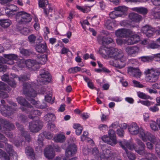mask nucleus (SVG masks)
<instances>
[{
  "mask_svg": "<svg viewBox=\"0 0 160 160\" xmlns=\"http://www.w3.org/2000/svg\"><path fill=\"white\" fill-rule=\"evenodd\" d=\"M136 141L138 145L140 146L138 149L136 148V145L127 140H124L122 141L119 142V145L125 150L127 157L130 160H134L135 156L134 154L130 152H129L127 149V148L131 150L134 149L136 152L140 155H143L145 154V144L139 139H137Z\"/></svg>",
  "mask_w": 160,
  "mask_h": 160,
  "instance_id": "1",
  "label": "nucleus"
},
{
  "mask_svg": "<svg viewBox=\"0 0 160 160\" xmlns=\"http://www.w3.org/2000/svg\"><path fill=\"white\" fill-rule=\"evenodd\" d=\"M108 56L122 63L125 62L127 59L122 51L112 48H109Z\"/></svg>",
  "mask_w": 160,
  "mask_h": 160,
  "instance_id": "2",
  "label": "nucleus"
},
{
  "mask_svg": "<svg viewBox=\"0 0 160 160\" xmlns=\"http://www.w3.org/2000/svg\"><path fill=\"white\" fill-rule=\"evenodd\" d=\"M15 18L19 24H26L30 22L32 18L30 14L24 11L19 12L16 14Z\"/></svg>",
  "mask_w": 160,
  "mask_h": 160,
  "instance_id": "3",
  "label": "nucleus"
},
{
  "mask_svg": "<svg viewBox=\"0 0 160 160\" xmlns=\"http://www.w3.org/2000/svg\"><path fill=\"white\" fill-rule=\"evenodd\" d=\"M144 73L147 76L146 77V80L152 82H155L158 79L160 74V71L153 68H151L146 70Z\"/></svg>",
  "mask_w": 160,
  "mask_h": 160,
  "instance_id": "4",
  "label": "nucleus"
},
{
  "mask_svg": "<svg viewBox=\"0 0 160 160\" xmlns=\"http://www.w3.org/2000/svg\"><path fill=\"white\" fill-rule=\"evenodd\" d=\"M6 152L0 149V158L3 160H10L12 156L16 153L12 149V146L8 144H7L6 146Z\"/></svg>",
  "mask_w": 160,
  "mask_h": 160,
  "instance_id": "5",
  "label": "nucleus"
},
{
  "mask_svg": "<svg viewBox=\"0 0 160 160\" xmlns=\"http://www.w3.org/2000/svg\"><path fill=\"white\" fill-rule=\"evenodd\" d=\"M138 136L144 142L148 140L154 143L157 140V138L149 132L146 131L142 128H140Z\"/></svg>",
  "mask_w": 160,
  "mask_h": 160,
  "instance_id": "6",
  "label": "nucleus"
},
{
  "mask_svg": "<svg viewBox=\"0 0 160 160\" xmlns=\"http://www.w3.org/2000/svg\"><path fill=\"white\" fill-rule=\"evenodd\" d=\"M108 137L104 136L101 138L105 142L112 146H114L117 142L115 131L110 129L108 132Z\"/></svg>",
  "mask_w": 160,
  "mask_h": 160,
  "instance_id": "7",
  "label": "nucleus"
},
{
  "mask_svg": "<svg viewBox=\"0 0 160 160\" xmlns=\"http://www.w3.org/2000/svg\"><path fill=\"white\" fill-rule=\"evenodd\" d=\"M52 80V77L47 71L41 70V85H47Z\"/></svg>",
  "mask_w": 160,
  "mask_h": 160,
  "instance_id": "8",
  "label": "nucleus"
},
{
  "mask_svg": "<svg viewBox=\"0 0 160 160\" xmlns=\"http://www.w3.org/2000/svg\"><path fill=\"white\" fill-rule=\"evenodd\" d=\"M133 34V31L125 28L118 29L115 32L116 35L119 37L126 38Z\"/></svg>",
  "mask_w": 160,
  "mask_h": 160,
  "instance_id": "9",
  "label": "nucleus"
},
{
  "mask_svg": "<svg viewBox=\"0 0 160 160\" xmlns=\"http://www.w3.org/2000/svg\"><path fill=\"white\" fill-rule=\"evenodd\" d=\"M77 151V147L74 143L69 144L66 150V156L70 157L76 153Z\"/></svg>",
  "mask_w": 160,
  "mask_h": 160,
  "instance_id": "10",
  "label": "nucleus"
},
{
  "mask_svg": "<svg viewBox=\"0 0 160 160\" xmlns=\"http://www.w3.org/2000/svg\"><path fill=\"white\" fill-rule=\"evenodd\" d=\"M125 51L128 55L134 57L139 52V48L136 46H128L126 48Z\"/></svg>",
  "mask_w": 160,
  "mask_h": 160,
  "instance_id": "11",
  "label": "nucleus"
},
{
  "mask_svg": "<svg viewBox=\"0 0 160 160\" xmlns=\"http://www.w3.org/2000/svg\"><path fill=\"white\" fill-rule=\"evenodd\" d=\"M128 71L131 76L137 78H140L142 74L141 72L138 68L129 67L128 68Z\"/></svg>",
  "mask_w": 160,
  "mask_h": 160,
  "instance_id": "12",
  "label": "nucleus"
},
{
  "mask_svg": "<svg viewBox=\"0 0 160 160\" xmlns=\"http://www.w3.org/2000/svg\"><path fill=\"white\" fill-rule=\"evenodd\" d=\"M140 128L137 124L135 122H132L128 126V128L129 132L133 135H135L138 134L139 132Z\"/></svg>",
  "mask_w": 160,
  "mask_h": 160,
  "instance_id": "13",
  "label": "nucleus"
},
{
  "mask_svg": "<svg viewBox=\"0 0 160 160\" xmlns=\"http://www.w3.org/2000/svg\"><path fill=\"white\" fill-rule=\"evenodd\" d=\"M155 29L151 27L150 26L146 25L142 27V31L146 36L150 37L152 36L153 33L155 32Z\"/></svg>",
  "mask_w": 160,
  "mask_h": 160,
  "instance_id": "14",
  "label": "nucleus"
},
{
  "mask_svg": "<svg viewBox=\"0 0 160 160\" xmlns=\"http://www.w3.org/2000/svg\"><path fill=\"white\" fill-rule=\"evenodd\" d=\"M133 33L131 35V36L127 40L126 42L128 45L134 44L137 43L140 40V36L136 34H133Z\"/></svg>",
  "mask_w": 160,
  "mask_h": 160,
  "instance_id": "15",
  "label": "nucleus"
},
{
  "mask_svg": "<svg viewBox=\"0 0 160 160\" xmlns=\"http://www.w3.org/2000/svg\"><path fill=\"white\" fill-rule=\"evenodd\" d=\"M36 62V61L34 60L30 59L27 60L26 61L22 60L21 61L20 63L18 65V66L19 67L22 68L24 67L25 65L27 67L30 68L34 65Z\"/></svg>",
  "mask_w": 160,
  "mask_h": 160,
  "instance_id": "16",
  "label": "nucleus"
},
{
  "mask_svg": "<svg viewBox=\"0 0 160 160\" xmlns=\"http://www.w3.org/2000/svg\"><path fill=\"white\" fill-rule=\"evenodd\" d=\"M7 90V85L4 83L0 82V97L3 98H6L8 97L7 92L4 91Z\"/></svg>",
  "mask_w": 160,
  "mask_h": 160,
  "instance_id": "17",
  "label": "nucleus"
},
{
  "mask_svg": "<svg viewBox=\"0 0 160 160\" xmlns=\"http://www.w3.org/2000/svg\"><path fill=\"white\" fill-rule=\"evenodd\" d=\"M44 154L45 157L49 159H52L55 156L54 151L51 146L46 148Z\"/></svg>",
  "mask_w": 160,
  "mask_h": 160,
  "instance_id": "18",
  "label": "nucleus"
},
{
  "mask_svg": "<svg viewBox=\"0 0 160 160\" xmlns=\"http://www.w3.org/2000/svg\"><path fill=\"white\" fill-rule=\"evenodd\" d=\"M111 156L112 154L110 150L106 148L102 150V152L100 155L101 160H107Z\"/></svg>",
  "mask_w": 160,
  "mask_h": 160,
  "instance_id": "19",
  "label": "nucleus"
},
{
  "mask_svg": "<svg viewBox=\"0 0 160 160\" xmlns=\"http://www.w3.org/2000/svg\"><path fill=\"white\" fill-rule=\"evenodd\" d=\"M43 14L45 17L49 18L53 16L52 13L53 10L50 6H48V8H47V7L43 8Z\"/></svg>",
  "mask_w": 160,
  "mask_h": 160,
  "instance_id": "20",
  "label": "nucleus"
},
{
  "mask_svg": "<svg viewBox=\"0 0 160 160\" xmlns=\"http://www.w3.org/2000/svg\"><path fill=\"white\" fill-rule=\"evenodd\" d=\"M129 18L132 21L138 22L141 20L142 17L137 13L132 12L129 14Z\"/></svg>",
  "mask_w": 160,
  "mask_h": 160,
  "instance_id": "21",
  "label": "nucleus"
},
{
  "mask_svg": "<svg viewBox=\"0 0 160 160\" xmlns=\"http://www.w3.org/2000/svg\"><path fill=\"white\" fill-rule=\"evenodd\" d=\"M114 9L116 10L119 13L121 17H122L126 14L127 8L125 6H119L114 8Z\"/></svg>",
  "mask_w": 160,
  "mask_h": 160,
  "instance_id": "22",
  "label": "nucleus"
},
{
  "mask_svg": "<svg viewBox=\"0 0 160 160\" xmlns=\"http://www.w3.org/2000/svg\"><path fill=\"white\" fill-rule=\"evenodd\" d=\"M44 119L48 123L53 122L56 119L55 115L52 113H48L44 116Z\"/></svg>",
  "mask_w": 160,
  "mask_h": 160,
  "instance_id": "23",
  "label": "nucleus"
},
{
  "mask_svg": "<svg viewBox=\"0 0 160 160\" xmlns=\"http://www.w3.org/2000/svg\"><path fill=\"white\" fill-rule=\"evenodd\" d=\"M38 122L36 121L30 123L29 128L31 131L32 132H37L39 130Z\"/></svg>",
  "mask_w": 160,
  "mask_h": 160,
  "instance_id": "24",
  "label": "nucleus"
},
{
  "mask_svg": "<svg viewBox=\"0 0 160 160\" xmlns=\"http://www.w3.org/2000/svg\"><path fill=\"white\" fill-rule=\"evenodd\" d=\"M12 24V22L9 19H1L0 20V25L3 28H7Z\"/></svg>",
  "mask_w": 160,
  "mask_h": 160,
  "instance_id": "25",
  "label": "nucleus"
},
{
  "mask_svg": "<svg viewBox=\"0 0 160 160\" xmlns=\"http://www.w3.org/2000/svg\"><path fill=\"white\" fill-rule=\"evenodd\" d=\"M25 153L30 159L34 160L35 158L33 150L32 148L29 147L25 149Z\"/></svg>",
  "mask_w": 160,
  "mask_h": 160,
  "instance_id": "26",
  "label": "nucleus"
},
{
  "mask_svg": "<svg viewBox=\"0 0 160 160\" xmlns=\"http://www.w3.org/2000/svg\"><path fill=\"white\" fill-rule=\"evenodd\" d=\"M132 10L133 11L139 13L145 14L147 13V9L144 7H138L132 8Z\"/></svg>",
  "mask_w": 160,
  "mask_h": 160,
  "instance_id": "27",
  "label": "nucleus"
},
{
  "mask_svg": "<svg viewBox=\"0 0 160 160\" xmlns=\"http://www.w3.org/2000/svg\"><path fill=\"white\" fill-rule=\"evenodd\" d=\"M109 50V48L102 47L99 49V52L103 57L105 58L107 55H108V52Z\"/></svg>",
  "mask_w": 160,
  "mask_h": 160,
  "instance_id": "28",
  "label": "nucleus"
},
{
  "mask_svg": "<svg viewBox=\"0 0 160 160\" xmlns=\"http://www.w3.org/2000/svg\"><path fill=\"white\" fill-rule=\"evenodd\" d=\"M10 108V107L6 109L3 105H2L0 107V111L1 112L2 115L4 116H6L9 115Z\"/></svg>",
  "mask_w": 160,
  "mask_h": 160,
  "instance_id": "29",
  "label": "nucleus"
},
{
  "mask_svg": "<svg viewBox=\"0 0 160 160\" xmlns=\"http://www.w3.org/2000/svg\"><path fill=\"white\" fill-rule=\"evenodd\" d=\"M53 140L55 142H62L65 141V136L62 134H58L54 137Z\"/></svg>",
  "mask_w": 160,
  "mask_h": 160,
  "instance_id": "30",
  "label": "nucleus"
},
{
  "mask_svg": "<svg viewBox=\"0 0 160 160\" xmlns=\"http://www.w3.org/2000/svg\"><path fill=\"white\" fill-rule=\"evenodd\" d=\"M116 61L113 60H111L109 61V64L110 65L112 66L117 68L121 69L124 67L125 66L124 62L122 63V64H120L119 63H117L116 62Z\"/></svg>",
  "mask_w": 160,
  "mask_h": 160,
  "instance_id": "31",
  "label": "nucleus"
},
{
  "mask_svg": "<svg viewBox=\"0 0 160 160\" xmlns=\"http://www.w3.org/2000/svg\"><path fill=\"white\" fill-rule=\"evenodd\" d=\"M46 95H45V100L49 102L52 103L54 101L52 99V94L50 91H45Z\"/></svg>",
  "mask_w": 160,
  "mask_h": 160,
  "instance_id": "32",
  "label": "nucleus"
},
{
  "mask_svg": "<svg viewBox=\"0 0 160 160\" xmlns=\"http://www.w3.org/2000/svg\"><path fill=\"white\" fill-rule=\"evenodd\" d=\"M73 128L76 129V134L78 135H80L81 133L82 128L81 127L79 124H74L73 126Z\"/></svg>",
  "mask_w": 160,
  "mask_h": 160,
  "instance_id": "33",
  "label": "nucleus"
},
{
  "mask_svg": "<svg viewBox=\"0 0 160 160\" xmlns=\"http://www.w3.org/2000/svg\"><path fill=\"white\" fill-rule=\"evenodd\" d=\"M142 155H144L147 159L148 160H156L157 159L155 155L151 153H146Z\"/></svg>",
  "mask_w": 160,
  "mask_h": 160,
  "instance_id": "34",
  "label": "nucleus"
},
{
  "mask_svg": "<svg viewBox=\"0 0 160 160\" xmlns=\"http://www.w3.org/2000/svg\"><path fill=\"white\" fill-rule=\"evenodd\" d=\"M138 96L140 98L143 99H150L152 98L149 96L146 95V94L140 92H137Z\"/></svg>",
  "mask_w": 160,
  "mask_h": 160,
  "instance_id": "35",
  "label": "nucleus"
},
{
  "mask_svg": "<svg viewBox=\"0 0 160 160\" xmlns=\"http://www.w3.org/2000/svg\"><path fill=\"white\" fill-rule=\"evenodd\" d=\"M157 142L156 145V152L159 158H160V140L157 138V140L154 143Z\"/></svg>",
  "mask_w": 160,
  "mask_h": 160,
  "instance_id": "36",
  "label": "nucleus"
},
{
  "mask_svg": "<svg viewBox=\"0 0 160 160\" xmlns=\"http://www.w3.org/2000/svg\"><path fill=\"white\" fill-rule=\"evenodd\" d=\"M47 53H41V64H45L47 61Z\"/></svg>",
  "mask_w": 160,
  "mask_h": 160,
  "instance_id": "37",
  "label": "nucleus"
},
{
  "mask_svg": "<svg viewBox=\"0 0 160 160\" xmlns=\"http://www.w3.org/2000/svg\"><path fill=\"white\" fill-rule=\"evenodd\" d=\"M151 14L155 19H160V12L157 11L155 8H153L151 12Z\"/></svg>",
  "mask_w": 160,
  "mask_h": 160,
  "instance_id": "38",
  "label": "nucleus"
},
{
  "mask_svg": "<svg viewBox=\"0 0 160 160\" xmlns=\"http://www.w3.org/2000/svg\"><path fill=\"white\" fill-rule=\"evenodd\" d=\"M102 43L104 44H109L113 42V39L110 38L103 37L102 38Z\"/></svg>",
  "mask_w": 160,
  "mask_h": 160,
  "instance_id": "39",
  "label": "nucleus"
},
{
  "mask_svg": "<svg viewBox=\"0 0 160 160\" xmlns=\"http://www.w3.org/2000/svg\"><path fill=\"white\" fill-rule=\"evenodd\" d=\"M120 15L116 10L111 12L109 14L110 18L113 19L118 17H121Z\"/></svg>",
  "mask_w": 160,
  "mask_h": 160,
  "instance_id": "40",
  "label": "nucleus"
},
{
  "mask_svg": "<svg viewBox=\"0 0 160 160\" xmlns=\"http://www.w3.org/2000/svg\"><path fill=\"white\" fill-rule=\"evenodd\" d=\"M3 56L6 58L11 60H16L18 58L17 56L13 54H4Z\"/></svg>",
  "mask_w": 160,
  "mask_h": 160,
  "instance_id": "41",
  "label": "nucleus"
},
{
  "mask_svg": "<svg viewBox=\"0 0 160 160\" xmlns=\"http://www.w3.org/2000/svg\"><path fill=\"white\" fill-rule=\"evenodd\" d=\"M48 51L46 43L44 42L43 43L41 44V52H43L47 53L48 52Z\"/></svg>",
  "mask_w": 160,
  "mask_h": 160,
  "instance_id": "42",
  "label": "nucleus"
},
{
  "mask_svg": "<svg viewBox=\"0 0 160 160\" xmlns=\"http://www.w3.org/2000/svg\"><path fill=\"white\" fill-rule=\"evenodd\" d=\"M81 68L78 67H75L70 68L68 70L69 73H75L81 70Z\"/></svg>",
  "mask_w": 160,
  "mask_h": 160,
  "instance_id": "43",
  "label": "nucleus"
},
{
  "mask_svg": "<svg viewBox=\"0 0 160 160\" xmlns=\"http://www.w3.org/2000/svg\"><path fill=\"white\" fill-rule=\"evenodd\" d=\"M88 133L87 132H84L83 134L81 136V140L82 141H90L91 140L92 141V140L90 138H88Z\"/></svg>",
  "mask_w": 160,
  "mask_h": 160,
  "instance_id": "44",
  "label": "nucleus"
},
{
  "mask_svg": "<svg viewBox=\"0 0 160 160\" xmlns=\"http://www.w3.org/2000/svg\"><path fill=\"white\" fill-rule=\"evenodd\" d=\"M17 100L18 102L20 104L23 106H27V107H29V106L27 105V102L23 98L21 97H19L17 98Z\"/></svg>",
  "mask_w": 160,
  "mask_h": 160,
  "instance_id": "45",
  "label": "nucleus"
},
{
  "mask_svg": "<svg viewBox=\"0 0 160 160\" xmlns=\"http://www.w3.org/2000/svg\"><path fill=\"white\" fill-rule=\"evenodd\" d=\"M147 47L148 48H160V45H159L155 42H152L149 44L148 46Z\"/></svg>",
  "mask_w": 160,
  "mask_h": 160,
  "instance_id": "46",
  "label": "nucleus"
},
{
  "mask_svg": "<svg viewBox=\"0 0 160 160\" xmlns=\"http://www.w3.org/2000/svg\"><path fill=\"white\" fill-rule=\"evenodd\" d=\"M139 102L143 105L149 107L153 104V103L148 100H140Z\"/></svg>",
  "mask_w": 160,
  "mask_h": 160,
  "instance_id": "47",
  "label": "nucleus"
},
{
  "mask_svg": "<svg viewBox=\"0 0 160 160\" xmlns=\"http://www.w3.org/2000/svg\"><path fill=\"white\" fill-rule=\"evenodd\" d=\"M6 138L2 134L0 133V148H3L4 145L2 142H4L6 140Z\"/></svg>",
  "mask_w": 160,
  "mask_h": 160,
  "instance_id": "48",
  "label": "nucleus"
},
{
  "mask_svg": "<svg viewBox=\"0 0 160 160\" xmlns=\"http://www.w3.org/2000/svg\"><path fill=\"white\" fill-rule=\"evenodd\" d=\"M17 10L7 9L5 10V12L8 15H13L15 14Z\"/></svg>",
  "mask_w": 160,
  "mask_h": 160,
  "instance_id": "49",
  "label": "nucleus"
},
{
  "mask_svg": "<svg viewBox=\"0 0 160 160\" xmlns=\"http://www.w3.org/2000/svg\"><path fill=\"white\" fill-rule=\"evenodd\" d=\"M91 153L94 156L96 157H100L98 150L97 148H94L92 149V152Z\"/></svg>",
  "mask_w": 160,
  "mask_h": 160,
  "instance_id": "50",
  "label": "nucleus"
},
{
  "mask_svg": "<svg viewBox=\"0 0 160 160\" xmlns=\"http://www.w3.org/2000/svg\"><path fill=\"white\" fill-rule=\"evenodd\" d=\"M150 126L151 129L154 131H156L158 129V127L156 125V123L154 121H151L150 123Z\"/></svg>",
  "mask_w": 160,
  "mask_h": 160,
  "instance_id": "51",
  "label": "nucleus"
},
{
  "mask_svg": "<svg viewBox=\"0 0 160 160\" xmlns=\"http://www.w3.org/2000/svg\"><path fill=\"white\" fill-rule=\"evenodd\" d=\"M44 32V36L45 39L48 40V34L49 33V29L48 27H46L43 29Z\"/></svg>",
  "mask_w": 160,
  "mask_h": 160,
  "instance_id": "52",
  "label": "nucleus"
},
{
  "mask_svg": "<svg viewBox=\"0 0 160 160\" xmlns=\"http://www.w3.org/2000/svg\"><path fill=\"white\" fill-rule=\"evenodd\" d=\"M157 105L156 104L154 106L151 107L149 108V110L152 112H157L159 110V108L157 107Z\"/></svg>",
  "mask_w": 160,
  "mask_h": 160,
  "instance_id": "53",
  "label": "nucleus"
},
{
  "mask_svg": "<svg viewBox=\"0 0 160 160\" xmlns=\"http://www.w3.org/2000/svg\"><path fill=\"white\" fill-rule=\"evenodd\" d=\"M48 0H41V8L42 9L43 8H45L47 7L48 4Z\"/></svg>",
  "mask_w": 160,
  "mask_h": 160,
  "instance_id": "54",
  "label": "nucleus"
},
{
  "mask_svg": "<svg viewBox=\"0 0 160 160\" xmlns=\"http://www.w3.org/2000/svg\"><path fill=\"white\" fill-rule=\"evenodd\" d=\"M91 151L90 149L88 148L87 147L84 148L82 149L83 153L85 155H88L91 153Z\"/></svg>",
  "mask_w": 160,
  "mask_h": 160,
  "instance_id": "55",
  "label": "nucleus"
},
{
  "mask_svg": "<svg viewBox=\"0 0 160 160\" xmlns=\"http://www.w3.org/2000/svg\"><path fill=\"white\" fill-rule=\"evenodd\" d=\"M51 122H49L48 124V128L51 130H53L55 128V125L54 124Z\"/></svg>",
  "mask_w": 160,
  "mask_h": 160,
  "instance_id": "56",
  "label": "nucleus"
},
{
  "mask_svg": "<svg viewBox=\"0 0 160 160\" xmlns=\"http://www.w3.org/2000/svg\"><path fill=\"white\" fill-rule=\"evenodd\" d=\"M141 60L143 62L149 61L152 60V58L149 56H142L140 58Z\"/></svg>",
  "mask_w": 160,
  "mask_h": 160,
  "instance_id": "57",
  "label": "nucleus"
},
{
  "mask_svg": "<svg viewBox=\"0 0 160 160\" xmlns=\"http://www.w3.org/2000/svg\"><path fill=\"white\" fill-rule=\"evenodd\" d=\"M133 83L134 87L142 88L143 87V85L140 84V82L135 80H133L132 81Z\"/></svg>",
  "mask_w": 160,
  "mask_h": 160,
  "instance_id": "58",
  "label": "nucleus"
},
{
  "mask_svg": "<svg viewBox=\"0 0 160 160\" xmlns=\"http://www.w3.org/2000/svg\"><path fill=\"white\" fill-rule=\"evenodd\" d=\"M127 39H118L116 40V42L119 45H121L122 43L127 44L126 41H127Z\"/></svg>",
  "mask_w": 160,
  "mask_h": 160,
  "instance_id": "59",
  "label": "nucleus"
},
{
  "mask_svg": "<svg viewBox=\"0 0 160 160\" xmlns=\"http://www.w3.org/2000/svg\"><path fill=\"white\" fill-rule=\"evenodd\" d=\"M29 41L31 42H34L36 39V37L33 34L29 36L28 37Z\"/></svg>",
  "mask_w": 160,
  "mask_h": 160,
  "instance_id": "60",
  "label": "nucleus"
},
{
  "mask_svg": "<svg viewBox=\"0 0 160 160\" xmlns=\"http://www.w3.org/2000/svg\"><path fill=\"white\" fill-rule=\"evenodd\" d=\"M43 134L45 138L48 139L51 138L52 137V134L50 132H45L43 133Z\"/></svg>",
  "mask_w": 160,
  "mask_h": 160,
  "instance_id": "61",
  "label": "nucleus"
},
{
  "mask_svg": "<svg viewBox=\"0 0 160 160\" xmlns=\"http://www.w3.org/2000/svg\"><path fill=\"white\" fill-rule=\"evenodd\" d=\"M124 131L122 129L120 128L117 130V134L120 137H122L123 136Z\"/></svg>",
  "mask_w": 160,
  "mask_h": 160,
  "instance_id": "62",
  "label": "nucleus"
},
{
  "mask_svg": "<svg viewBox=\"0 0 160 160\" xmlns=\"http://www.w3.org/2000/svg\"><path fill=\"white\" fill-rule=\"evenodd\" d=\"M20 30L21 33L25 35H27L29 32L28 29L26 28H24Z\"/></svg>",
  "mask_w": 160,
  "mask_h": 160,
  "instance_id": "63",
  "label": "nucleus"
},
{
  "mask_svg": "<svg viewBox=\"0 0 160 160\" xmlns=\"http://www.w3.org/2000/svg\"><path fill=\"white\" fill-rule=\"evenodd\" d=\"M153 5L156 6H160V0H151Z\"/></svg>",
  "mask_w": 160,
  "mask_h": 160,
  "instance_id": "64",
  "label": "nucleus"
}]
</instances>
